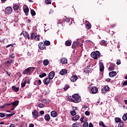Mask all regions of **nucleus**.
<instances>
[{
	"instance_id": "f257e3e1",
	"label": "nucleus",
	"mask_w": 127,
	"mask_h": 127,
	"mask_svg": "<svg viewBox=\"0 0 127 127\" xmlns=\"http://www.w3.org/2000/svg\"><path fill=\"white\" fill-rule=\"evenodd\" d=\"M67 100L69 101V102H72L73 103H80L81 102V98H80V96H79V94H74L72 95V97L71 96H68L67 97Z\"/></svg>"
},
{
	"instance_id": "f03ea898",
	"label": "nucleus",
	"mask_w": 127,
	"mask_h": 127,
	"mask_svg": "<svg viewBox=\"0 0 127 127\" xmlns=\"http://www.w3.org/2000/svg\"><path fill=\"white\" fill-rule=\"evenodd\" d=\"M34 70H35V67L33 66L28 67L23 71V74H24V75H31Z\"/></svg>"
},
{
	"instance_id": "7ed1b4c3",
	"label": "nucleus",
	"mask_w": 127,
	"mask_h": 127,
	"mask_svg": "<svg viewBox=\"0 0 127 127\" xmlns=\"http://www.w3.org/2000/svg\"><path fill=\"white\" fill-rule=\"evenodd\" d=\"M91 56L93 59L97 60V58H100L101 53H100L99 51H96L95 52L91 53Z\"/></svg>"
},
{
	"instance_id": "20e7f679",
	"label": "nucleus",
	"mask_w": 127,
	"mask_h": 127,
	"mask_svg": "<svg viewBox=\"0 0 127 127\" xmlns=\"http://www.w3.org/2000/svg\"><path fill=\"white\" fill-rule=\"evenodd\" d=\"M38 47L39 49L41 50H46V47H45V45L43 44V42H41L39 43Z\"/></svg>"
},
{
	"instance_id": "39448f33",
	"label": "nucleus",
	"mask_w": 127,
	"mask_h": 127,
	"mask_svg": "<svg viewBox=\"0 0 127 127\" xmlns=\"http://www.w3.org/2000/svg\"><path fill=\"white\" fill-rule=\"evenodd\" d=\"M5 12L7 14H11L12 12V8L10 6H8L5 9Z\"/></svg>"
},
{
	"instance_id": "423d86ee",
	"label": "nucleus",
	"mask_w": 127,
	"mask_h": 127,
	"mask_svg": "<svg viewBox=\"0 0 127 127\" xmlns=\"http://www.w3.org/2000/svg\"><path fill=\"white\" fill-rule=\"evenodd\" d=\"M32 114L33 118H34V119H35V120H36L37 118H38L39 114H38V112L37 111H36V110L33 111Z\"/></svg>"
},
{
	"instance_id": "0eeeda50",
	"label": "nucleus",
	"mask_w": 127,
	"mask_h": 127,
	"mask_svg": "<svg viewBox=\"0 0 127 127\" xmlns=\"http://www.w3.org/2000/svg\"><path fill=\"white\" fill-rule=\"evenodd\" d=\"M98 88L96 87H93L91 88L90 91L91 94H96L97 92H98Z\"/></svg>"
},
{
	"instance_id": "6e6552de",
	"label": "nucleus",
	"mask_w": 127,
	"mask_h": 127,
	"mask_svg": "<svg viewBox=\"0 0 127 127\" xmlns=\"http://www.w3.org/2000/svg\"><path fill=\"white\" fill-rule=\"evenodd\" d=\"M105 68V66H104V64L102 62L99 63V70L100 72H103L104 71V69Z\"/></svg>"
},
{
	"instance_id": "1a4fd4ad",
	"label": "nucleus",
	"mask_w": 127,
	"mask_h": 127,
	"mask_svg": "<svg viewBox=\"0 0 127 127\" xmlns=\"http://www.w3.org/2000/svg\"><path fill=\"white\" fill-rule=\"evenodd\" d=\"M54 77H55V72L53 71H51L49 74V78L52 79Z\"/></svg>"
},
{
	"instance_id": "9d476101",
	"label": "nucleus",
	"mask_w": 127,
	"mask_h": 127,
	"mask_svg": "<svg viewBox=\"0 0 127 127\" xmlns=\"http://www.w3.org/2000/svg\"><path fill=\"white\" fill-rule=\"evenodd\" d=\"M80 44V42L78 41V40H76L75 42H74L72 44V47H73V48H76L78 45Z\"/></svg>"
},
{
	"instance_id": "9b49d317",
	"label": "nucleus",
	"mask_w": 127,
	"mask_h": 127,
	"mask_svg": "<svg viewBox=\"0 0 127 127\" xmlns=\"http://www.w3.org/2000/svg\"><path fill=\"white\" fill-rule=\"evenodd\" d=\"M78 79V76L77 75H74L70 77L71 82H76Z\"/></svg>"
},
{
	"instance_id": "f8f14e48",
	"label": "nucleus",
	"mask_w": 127,
	"mask_h": 127,
	"mask_svg": "<svg viewBox=\"0 0 127 127\" xmlns=\"http://www.w3.org/2000/svg\"><path fill=\"white\" fill-rule=\"evenodd\" d=\"M67 73V70L65 69H63L60 71V74L62 76H64V75H66Z\"/></svg>"
},
{
	"instance_id": "ddd939ff",
	"label": "nucleus",
	"mask_w": 127,
	"mask_h": 127,
	"mask_svg": "<svg viewBox=\"0 0 127 127\" xmlns=\"http://www.w3.org/2000/svg\"><path fill=\"white\" fill-rule=\"evenodd\" d=\"M50 80H52V79L49 77L47 78L45 80H44V84L47 85H48V84L50 83Z\"/></svg>"
},
{
	"instance_id": "4468645a",
	"label": "nucleus",
	"mask_w": 127,
	"mask_h": 127,
	"mask_svg": "<svg viewBox=\"0 0 127 127\" xmlns=\"http://www.w3.org/2000/svg\"><path fill=\"white\" fill-rule=\"evenodd\" d=\"M23 11L26 15H27L28 14V12H29V8H28V7L26 6L23 8Z\"/></svg>"
},
{
	"instance_id": "2eb2a0df",
	"label": "nucleus",
	"mask_w": 127,
	"mask_h": 127,
	"mask_svg": "<svg viewBox=\"0 0 127 127\" xmlns=\"http://www.w3.org/2000/svg\"><path fill=\"white\" fill-rule=\"evenodd\" d=\"M68 60L66 58H64L61 60V63L62 64H67Z\"/></svg>"
},
{
	"instance_id": "dca6fc26",
	"label": "nucleus",
	"mask_w": 127,
	"mask_h": 127,
	"mask_svg": "<svg viewBox=\"0 0 127 127\" xmlns=\"http://www.w3.org/2000/svg\"><path fill=\"white\" fill-rule=\"evenodd\" d=\"M110 90V87H107V89H106V87H104V88L102 89L101 92L102 94H106L108 91Z\"/></svg>"
},
{
	"instance_id": "f3484780",
	"label": "nucleus",
	"mask_w": 127,
	"mask_h": 127,
	"mask_svg": "<svg viewBox=\"0 0 127 127\" xmlns=\"http://www.w3.org/2000/svg\"><path fill=\"white\" fill-rule=\"evenodd\" d=\"M110 77H115V76H117V72L116 71H111L109 72Z\"/></svg>"
},
{
	"instance_id": "a211bd4d",
	"label": "nucleus",
	"mask_w": 127,
	"mask_h": 127,
	"mask_svg": "<svg viewBox=\"0 0 127 127\" xmlns=\"http://www.w3.org/2000/svg\"><path fill=\"white\" fill-rule=\"evenodd\" d=\"M84 73L88 74V73H90V72H91V68H90L88 67H86L85 68H84Z\"/></svg>"
},
{
	"instance_id": "6ab92c4d",
	"label": "nucleus",
	"mask_w": 127,
	"mask_h": 127,
	"mask_svg": "<svg viewBox=\"0 0 127 127\" xmlns=\"http://www.w3.org/2000/svg\"><path fill=\"white\" fill-rule=\"evenodd\" d=\"M51 117H53V118H56L57 116V113L55 111H53L51 113Z\"/></svg>"
},
{
	"instance_id": "aec40b11",
	"label": "nucleus",
	"mask_w": 127,
	"mask_h": 127,
	"mask_svg": "<svg viewBox=\"0 0 127 127\" xmlns=\"http://www.w3.org/2000/svg\"><path fill=\"white\" fill-rule=\"evenodd\" d=\"M12 90L14 91V92H15V93H17V92H18L19 90V87H16L15 86H12Z\"/></svg>"
},
{
	"instance_id": "412c9836",
	"label": "nucleus",
	"mask_w": 127,
	"mask_h": 127,
	"mask_svg": "<svg viewBox=\"0 0 127 127\" xmlns=\"http://www.w3.org/2000/svg\"><path fill=\"white\" fill-rule=\"evenodd\" d=\"M19 101H14L13 103L11 104L12 107H17V106L18 105V103Z\"/></svg>"
},
{
	"instance_id": "4be33fe9",
	"label": "nucleus",
	"mask_w": 127,
	"mask_h": 127,
	"mask_svg": "<svg viewBox=\"0 0 127 127\" xmlns=\"http://www.w3.org/2000/svg\"><path fill=\"white\" fill-rule=\"evenodd\" d=\"M45 120L47 122H49V121L51 120L50 115H49V114H46L45 116Z\"/></svg>"
},
{
	"instance_id": "5701e85b",
	"label": "nucleus",
	"mask_w": 127,
	"mask_h": 127,
	"mask_svg": "<svg viewBox=\"0 0 127 127\" xmlns=\"http://www.w3.org/2000/svg\"><path fill=\"white\" fill-rule=\"evenodd\" d=\"M19 8V6L16 4H13V9L14 10H17Z\"/></svg>"
},
{
	"instance_id": "b1692460",
	"label": "nucleus",
	"mask_w": 127,
	"mask_h": 127,
	"mask_svg": "<svg viewBox=\"0 0 127 127\" xmlns=\"http://www.w3.org/2000/svg\"><path fill=\"white\" fill-rule=\"evenodd\" d=\"M80 119V116L79 115H76L72 118V121H78Z\"/></svg>"
},
{
	"instance_id": "393cba45",
	"label": "nucleus",
	"mask_w": 127,
	"mask_h": 127,
	"mask_svg": "<svg viewBox=\"0 0 127 127\" xmlns=\"http://www.w3.org/2000/svg\"><path fill=\"white\" fill-rule=\"evenodd\" d=\"M48 64H49V61H48V60H44L43 64L44 65V66H47Z\"/></svg>"
},
{
	"instance_id": "a878e982",
	"label": "nucleus",
	"mask_w": 127,
	"mask_h": 127,
	"mask_svg": "<svg viewBox=\"0 0 127 127\" xmlns=\"http://www.w3.org/2000/svg\"><path fill=\"white\" fill-rule=\"evenodd\" d=\"M100 44L101 45H103V46H106L107 45V44L106 43V41L102 40L100 42Z\"/></svg>"
},
{
	"instance_id": "bb28decb",
	"label": "nucleus",
	"mask_w": 127,
	"mask_h": 127,
	"mask_svg": "<svg viewBox=\"0 0 127 127\" xmlns=\"http://www.w3.org/2000/svg\"><path fill=\"white\" fill-rule=\"evenodd\" d=\"M5 106H11V103H9V104L6 103L4 105L0 106V109H4V108H5Z\"/></svg>"
},
{
	"instance_id": "cd10ccee",
	"label": "nucleus",
	"mask_w": 127,
	"mask_h": 127,
	"mask_svg": "<svg viewBox=\"0 0 127 127\" xmlns=\"http://www.w3.org/2000/svg\"><path fill=\"white\" fill-rule=\"evenodd\" d=\"M64 17L65 18L63 19V21H64V22H70V19L66 17V16Z\"/></svg>"
},
{
	"instance_id": "c85d7f7f",
	"label": "nucleus",
	"mask_w": 127,
	"mask_h": 127,
	"mask_svg": "<svg viewBox=\"0 0 127 127\" xmlns=\"http://www.w3.org/2000/svg\"><path fill=\"white\" fill-rule=\"evenodd\" d=\"M36 36V35H35V33H32L31 34L30 39H31V40H33V39H34V38H35Z\"/></svg>"
},
{
	"instance_id": "c756f323",
	"label": "nucleus",
	"mask_w": 127,
	"mask_h": 127,
	"mask_svg": "<svg viewBox=\"0 0 127 127\" xmlns=\"http://www.w3.org/2000/svg\"><path fill=\"white\" fill-rule=\"evenodd\" d=\"M86 29H90L91 27V23H88L85 25Z\"/></svg>"
},
{
	"instance_id": "7c9ffc66",
	"label": "nucleus",
	"mask_w": 127,
	"mask_h": 127,
	"mask_svg": "<svg viewBox=\"0 0 127 127\" xmlns=\"http://www.w3.org/2000/svg\"><path fill=\"white\" fill-rule=\"evenodd\" d=\"M44 45H46V46H49L50 45V41H45L44 43Z\"/></svg>"
},
{
	"instance_id": "2f4dec72",
	"label": "nucleus",
	"mask_w": 127,
	"mask_h": 127,
	"mask_svg": "<svg viewBox=\"0 0 127 127\" xmlns=\"http://www.w3.org/2000/svg\"><path fill=\"white\" fill-rule=\"evenodd\" d=\"M47 75L45 72H43L42 74L39 75L40 78H43Z\"/></svg>"
},
{
	"instance_id": "473e14b6",
	"label": "nucleus",
	"mask_w": 127,
	"mask_h": 127,
	"mask_svg": "<svg viewBox=\"0 0 127 127\" xmlns=\"http://www.w3.org/2000/svg\"><path fill=\"white\" fill-rule=\"evenodd\" d=\"M115 121L116 123H121L122 122V120L120 118H116Z\"/></svg>"
},
{
	"instance_id": "72a5a7b5",
	"label": "nucleus",
	"mask_w": 127,
	"mask_h": 127,
	"mask_svg": "<svg viewBox=\"0 0 127 127\" xmlns=\"http://www.w3.org/2000/svg\"><path fill=\"white\" fill-rule=\"evenodd\" d=\"M31 14L32 16H34L36 15V13L35 12V11L33 9H31Z\"/></svg>"
},
{
	"instance_id": "f704fd0d",
	"label": "nucleus",
	"mask_w": 127,
	"mask_h": 127,
	"mask_svg": "<svg viewBox=\"0 0 127 127\" xmlns=\"http://www.w3.org/2000/svg\"><path fill=\"white\" fill-rule=\"evenodd\" d=\"M23 35L24 37H26L27 36L28 39H30V37L29 36V34L28 33L25 32V34H23Z\"/></svg>"
},
{
	"instance_id": "c9c22d12",
	"label": "nucleus",
	"mask_w": 127,
	"mask_h": 127,
	"mask_svg": "<svg viewBox=\"0 0 127 127\" xmlns=\"http://www.w3.org/2000/svg\"><path fill=\"white\" fill-rule=\"evenodd\" d=\"M71 43L69 41L67 40L65 42L66 46H71Z\"/></svg>"
},
{
	"instance_id": "e433bc0d",
	"label": "nucleus",
	"mask_w": 127,
	"mask_h": 127,
	"mask_svg": "<svg viewBox=\"0 0 127 127\" xmlns=\"http://www.w3.org/2000/svg\"><path fill=\"white\" fill-rule=\"evenodd\" d=\"M71 116H72V117H74V116H76V111L74 110H72L70 112Z\"/></svg>"
},
{
	"instance_id": "4c0bfd02",
	"label": "nucleus",
	"mask_w": 127,
	"mask_h": 127,
	"mask_svg": "<svg viewBox=\"0 0 127 127\" xmlns=\"http://www.w3.org/2000/svg\"><path fill=\"white\" fill-rule=\"evenodd\" d=\"M37 107L38 108H44L45 107V105H44V104H37Z\"/></svg>"
},
{
	"instance_id": "58836bf2",
	"label": "nucleus",
	"mask_w": 127,
	"mask_h": 127,
	"mask_svg": "<svg viewBox=\"0 0 127 127\" xmlns=\"http://www.w3.org/2000/svg\"><path fill=\"white\" fill-rule=\"evenodd\" d=\"M127 113L124 114V115L123 116L122 119L123 121H127Z\"/></svg>"
},
{
	"instance_id": "ea45409f",
	"label": "nucleus",
	"mask_w": 127,
	"mask_h": 127,
	"mask_svg": "<svg viewBox=\"0 0 127 127\" xmlns=\"http://www.w3.org/2000/svg\"><path fill=\"white\" fill-rule=\"evenodd\" d=\"M35 39H36V41H39L40 40V37L39 35H36Z\"/></svg>"
},
{
	"instance_id": "a19ab883",
	"label": "nucleus",
	"mask_w": 127,
	"mask_h": 127,
	"mask_svg": "<svg viewBox=\"0 0 127 127\" xmlns=\"http://www.w3.org/2000/svg\"><path fill=\"white\" fill-rule=\"evenodd\" d=\"M83 127H89V123L88 122H84L83 124Z\"/></svg>"
},
{
	"instance_id": "79ce46f5",
	"label": "nucleus",
	"mask_w": 127,
	"mask_h": 127,
	"mask_svg": "<svg viewBox=\"0 0 127 127\" xmlns=\"http://www.w3.org/2000/svg\"><path fill=\"white\" fill-rule=\"evenodd\" d=\"M80 123H74L72 126V127H79V125Z\"/></svg>"
},
{
	"instance_id": "37998d69",
	"label": "nucleus",
	"mask_w": 127,
	"mask_h": 127,
	"mask_svg": "<svg viewBox=\"0 0 127 127\" xmlns=\"http://www.w3.org/2000/svg\"><path fill=\"white\" fill-rule=\"evenodd\" d=\"M45 2L46 4H51V1L50 0H45Z\"/></svg>"
},
{
	"instance_id": "c03bdc74",
	"label": "nucleus",
	"mask_w": 127,
	"mask_h": 127,
	"mask_svg": "<svg viewBox=\"0 0 127 127\" xmlns=\"http://www.w3.org/2000/svg\"><path fill=\"white\" fill-rule=\"evenodd\" d=\"M69 87L70 86H69V85H65L64 87V91H67V90H68V89H69Z\"/></svg>"
},
{
	"instance_id": "a18cd8bd",
	"label": "nucleus",
	"mask_w": 127,
	"mask_h": 127,
	"mask_svg": "<svg viewBox=\"0 0 127 127\" xmlns=\"http://www.w3.org/2000/svg\"><path fill=\"white\" fill-rule=\"evenodd\" d=\"M114 69L115 68L114 67V66H110L108 68V70H109V71H113Z\"/></svg>"
},
{
	"instance_id": "49530a36",
	"label": "nucleus",
	"mask_w": 127,
	"mask_h": 127,
	"mask_svg": "<svg viewBox=\"0 0 127 127\" xmlns=\"http://www.w3.org/2000/svg\"><path fill=\"white\" fill-rule=\"evenodd\" d=\"M5 117V113H0V118H4Z\"/></svg>"
},
{
	"instance_id": "de8ad7c7",
	"label": "nucleus",
	"mask_w": 127,
	"mask_h": 127,
	"mask_svg": "<svg viewBox=\"0 0 127 127\" xmlns=\"http://www.w3.org/2000/svg\"><path fill=\"white\" fill-rule=\"evenodd\" d=\"M25 84H26V81H25L23 82H22L21 83V88H24L25 87Z\"/></svg>"
},
{
	"instance_id": "09e8293b",
	"label": "nucleus",
	"mask_w": 127,
	"mask_h": 127,
	"mask_svg": "<svg viewBox=\"0 0 127 127\" xmlns=\"http://www.w3.org/2000/svg\"><path fill=\"white\" fill-rule=\"evenodd\" d=\"M124 127V122H119L118 125V127Z\"/></svg>"
},
{
	"instance_id": "8fccbe9b",
	"label": "nucleus",
	"mask_w": 127,
	"mask_h": 127,
	"mask_svg": "<svg viewBox=\"0 0 127 127\" xmlns=\"http://www.w3.org/2000/svg\"><path fill=\"white\" fill-rule=\"evenodd\" d=\"M80 122H82V123H84L85 122V116H82L80 119Z\"/></svg>"
},
{
	"instance_id": "3c124183",
	"label": "nucleus",
	"mask_w": 127,
	"mask_h": 127,
	"mask_svg": "<svg viewBox=\"0 0 127 127\" xmlns=\"http://www.w3.org/2000/svg\"><path fill=\"white\" fill-rule=\"evenodd\" d=\"M35 82L37 83V85H41V80H36Z\"/></svg>"
},
{
	"instance_id": "603ef678",
	"label": "nucleus",
	"mask_w": 127,
	"mask_h": 127,
	"mask_svg": "<svg viewBox=\"0 0 127 127\" xmlns=\"http://www.w3.org/2000/svg\"><path fill=\"white\" fill-rule=\"evenodd\" d=\"M12 62H13V60H12V59H10L7 62V64H11Z\"/></svg>"
},
{
	"instance_id": "864d4df0",
	"label": "nucleus",
	"mask_w": 127,
	"mask_h": 127,
	"mask_svg": "<svg viewBox=\"0 0 127 127\" xmlns=\"http://www.w3.org/2000/svg\"><path fill=\"white\" fill-rule=\"evenodd\" d=\"M63 22V20H59L57 22L58 24H62Z\"/></svg>"
},
{
	"instance_id": "5fc2aeb1",
	"label": "nucleus",
	"mask_w": 127,
	"mask_h": 127,
	"mask_svg": "<svg viewBox=\"0 0 127 127\" xmlns=\"http://www.w3.org/2000/svg\"><path fill=\"white\" fill-rule=\"evenodd\" d=\"M85 115L86 116H90V112L89 111H85Z\"/></svg>"
},
{
	"instance_id": "6e6d98bb",
	"label": "nucleus",
	"mask_w": 127,
	"mask_h": 127,
	"mask_svg": "<svg viewBox=\"0 0 127 127\" xmlns=\"http://www.w3.org/2000/svg\"><path fill=\"white\" fill-rule=\"evenodd\" d=\"M117 65H121V60H118L116 63Z\"/></svg>"
},
{
	"instance_id": "4d7b16f0",
	"label": "nucleus",
	"mask_w": 127,
	"mask_h": 127,
	"mask_svg": "<svg viewBox=\"0 0 127 127\" xmlns=\"http://www.w3.org/2000/svg\"><path fill=\"white\" fill-rule=\"evenodd\" d=\"M127 81H125L123 83V86H127Z\"/></svg>"
},
{
	"instance_id": "13d9d810",
	"label": "nucleus",
	"mask_w": 127,
	"mask_h": 127,
	"mask_svg": "<svg viewBox=\"0 0 127 127\" xmlns=\"http://www.w3.org/2000/svg\"><path fill=\"white\" fill-rule=\"evenodd\" d=\"M14 114H15V113H13L12 114H7L6 115V117H12V116H13V115H14Z\"/></svg>"
},
{
	"instance_id": "bf43d9fd",
	"label": "nucleus",
	"mask_w": 127,
	"mask_h": 127,
	"mask_svg": "<svg viewBox=\"0 0 127 127\" xmlns=\"http://www.w3.org/2000/svg\"><path fill=\"white\" fill-rule=\"evenodd\" d=\"M10 46L11 47H13V45H12V44L8 45L7 46H6V48H8V47H10Z\"/></svg>"
},
{
	"instance_id": "052dcab7",
	"label": "nucleus",
	"mask_w": 127,
	"mask_h": 127,
	"mask_svg": "<svg viewBox=\"0 0 127 127\" xmlns=\"http://www.w3.org/2000/svg\"><path fill=\"white\" fill-rule=\"evenodd\" d=\"M88 127H94V125L92 123H90Z\"/></svg>"
},
{
	"instance_id": "680f3d73",
	"label": "nucleus",
	"mask_w": 127,
	"mask_h": 127,
	"mask_svg": "<svg viewBox=\"0 0 127 127\" xmlns=\"http://www.w3.org/2000/svg\"><path fill=\"white\" fill-rule=\"evenodd\" d=\"M39 113H40V115H41V116H42L44 114V111H40Z\"/></svg>"
},
{
	"instance_id": "e2e57ef3",
	"label": "nucleus",
	"mask_w": 127,
	"mask_h": 127,
	"mask_svg": "<svg viewBox=\"0 0 127 127\" xmlns=\"http://www.w3.org/2000/svg\"><path fill=\"white\" fill-rule=\"evenodd\" d=\"M11 58V59H13L14 58V56H13V54H11L9 56V58Z\"/></svg>"
},
{
	"instance_id": "0e129e2a",
	"label": "nucleus",
	"mask_w": 127,
	"mask_h": 127,
	"mask_svg": "<svg viewBox=\"0 0 127 127\" xmlns=\"http://www.w3.org/2000/svg\"><path fill=\"white\" fill-rule=\"evenodd\" d=\"M72 108H73V110H74V111H78V107H73Z\"/></svg>"
},
{
	"instance_id": "69168bd1",
	"label": "nucleus",
	"mask_w": 127,
	"mask_h": 127,
	"mask_svg": "<svg viewBox=\"0 0 127 127\" xmlns=\"http://www.w3.org/2000/svg\"><path fill=\"white\" fill-rule=\"evenodd\" d=\"M29 127H34V125H33V124H30L29 125Z\"/></svg>"
},
{
	"instance_id": "338daca9",
	"label": "nucleus",
	"mask_w": 127,
	"mask_h": 127,
	"mask_svg": "<svg viewBox=\"0 0 127 127\" xmlns=\"http://www.w3.org/2000/svg\"><path fill=\"white\" fill-rule=\"evenodd\" d=\"M9 127H15V126L14 125V124H11L10 125Z\"/></svg>"
},
{
	"instance_id": "774afa93",
	"label": "nucleus",
	"mask_w": 127,
	"mask_h": 127,
	"mask_svg": "<svg viewBox=\"0 0 127 127\" xmlns=\"http://www.w3.org/2000/svg\"><path fill=\"white\" fill-rule=\"evenodd\" d=\"M106 82H111V78L106 79Z\"/></svg>"
}]
</instances>
